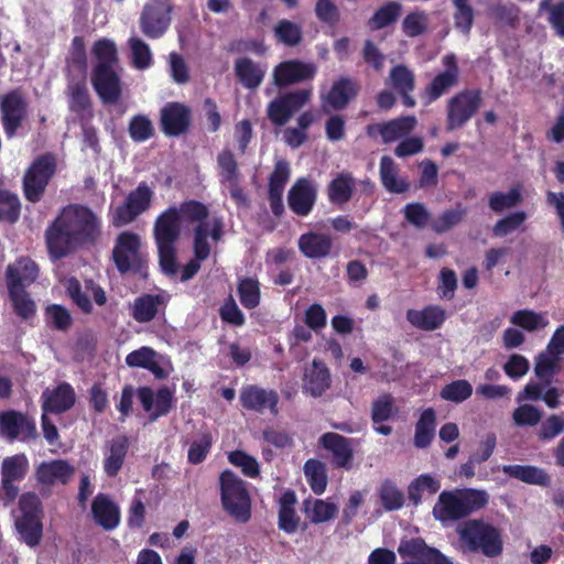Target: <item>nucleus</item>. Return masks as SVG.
Wrapping results in <instances>:
<instances>
[{"instance_id":"obj_25","label":"nucleus","mask_w":564,"mask_h":564,"mask_svg":"<svg viewBox=\"0 0 564 564\" xmlns=\"http://www.w3.org/2000/svg\"><path fill=\"white\" fill-rule=\"evenodd\" d=\"M317 199V189L313 182L306 177L297 178L288 193V204L296 216L310 215Z\"/></svg>"},{"instance_id":"obj_62","label":"nucleus","mask_w":564,"mask_h":564,"mask_svg":"<svg viewBox=\"0 0 564 564\" xmlns=\"http://www.w3.org/2000/svg\"><path fill=\"white\" fill-rule=\"evenodd\" d=\"M471 394L473 387L467 380L464 379L452 381L451 383L444 386L440 392V395L443 400L454 403H462L469 399Z\"/></svg>"},{"instance_id":"obj_41","label":"nucleus","mask_w":564,"mask_h":564,"mask_svg":"<svg viewBox=\"0 0 564 564\" xmlns=\"http://www.w3.org/2000/svg\"><path fill=\"white\" fill-rule=\"evenodd\" d=\"M379 174L383 187L390 193L402 194L410 187L405 178L399 177V167L388 155L380 159Z\"/></svg>"},{"instance_id":"obj_3","label":"nucleus","mask_w":564,"mask_h":564,"mask_svg":"<svg viewBox=\"0 0 564 564\" xmlns=\"http://www.w3.org/2000/svg\"><path fill=\"white\" fill-rule=\"evenodd\" d=\"M488 503L484 490L471 488L443 490L433 507V517L442 523L455 522L469 517Z\"/></svg>"},{"instance_id":"obj_40","label":"nucleus","mask_w":564,"mask_h":564,"mask_svg":"<svg viewBox=\"0 0 564 564\" xmlns=\"http://www.w3.org/2000/svg\"><path fill=\"white\" fill-rule=\"evenodd\" d=\"M156 351L148 346L132 350L126 356V364L131 368H143L152 372L155 378L164 379L167 372L155 360Z\"/></svg>"},{"instance_id":"obj_63","label":"nucleus","mask_w":564,"mask_h":564,"mask_svg":"<svg viewBox=\"0 0 564 564\" xmlns=\"http://www.w3.org/2000/svg\"><path fill=\"white\" fill-rule=\"evenodd\" d=\"M274 34L279 42L288 45L295 46L302 41V29L299 24L291 22L286 19L280 20L275 28Z\"/></svg>"},{"instance_id":"obj_20","label":"nucleus","mask_w":564,"mask_h":564,"mask_svg":"<svg viewBox=\"0 0 564 564\" xmlns=\"http://www.w3.org/2000/svg\"><path fill=\"white\" fill-rule=\"evenodd\" d=\"M138 398L142 409L149 413L150 422L167 415L175 404L173 391L165 386L159 388L155 393L150 387H141L138 389Z\"/></svg>"},{"instance_id":"obj_55","label":"nucleus","mask_w":564,"mask_h":564,"mask_svg":"<svg viewBox=\"0 0 564 564\" xmlns=\"http://www.w3.org/2000/svg\"><path fill=\"white\" fill-rule=\"evenodd\" d=\"M47 325L58 332H67L73 325V317L68 308L61 304H50L45 307Z\"/></svg>"},{"instance_id":"obj_45","label":"nucleus","mask_w":564,"mask_h":564,"mask_svg":"<svg viewBox=\"0 0 564 564\" xmlns=\"http://www.w3.org/2000/svg\"><path fill=\"white\" fill-rule=\"evenodd\" d=\"M436 413L434 409H425L415 424L414 445L417 448H426L435 436Z\"/></svg>"},{"instance_id":"obj_27","label":"nucleus","mask_w":564,"mask_h":564,"mask_svg":"<svg viewBox=\"0 0 564 564\" xmlns=\"http://www.w3.org/2000/svg\"><path fill=\"white\" fill-rule=\"evenodd\" d=\"M332 383L330 371L326 364L314 358L311 366L306 367L303 375V392L313 397H322Z\"/></svg>"},{"instance_id":"obj_38","label":"nucleus","mask_w":564,"mask_h":564,"mask_svg":"<svg viewBox=\"0 0 564 564\" xmlns=\"http://www.w3.org/2000/svg\"><path fill=\"white\" fill-rule=\"evenodd\" d=\"M299 249L308 259H322L330 254L333 240L329 235L310 231L299 238Z\"/></svg>"},{"instance_id":"obj_34","label":"nucleus","mask_w":564,"mask_h":564,"mask_svg":"<svg viewBox=\"0 0 564 564\" xmlns=\"http://www.w3.org/2000/svg\"><path fill=\"white\" fill-rule=\"evenodd\" d=\"M130 446L127 435H117L105 446L104 471L108 477H116L121 470Z\"/></svg>"},{"instance_id":"obj_56","label":"nucleus","mask_w":564,"mask_h":564,"mask_svg":"<svg viewBox=\"0 0 564 564\" xmlns=\"http://www.w3.org/2000/svg\"><path fill=\"white\" fill-rule=\"evenodd\" d=\"M21 214V203L17 194L0 188V221L14 224Z\"/></svg>"},{"instance_id":"obj_14","label":"nucleus","mask_w":564,"mask_h":564,"mask_svg":"<svg viewBox=\"0 0 564 564\" xmlns=\"http://www.w3.org/2000/svg\"><path fill=\"white\" fill-rule=\"evenodd\" d=\"M442 64L444 70L438 73L422 91L421 98L425 106L435 102L458 85L460 72L455 54L451 53L443 56Z\"/></svg>"},{"instance_id":"obj_12","label":"nucleus","mask_w":564,"mask_h":564,"mask_svg":"<svg viewBox=\"0 0 564 564\" xmlns=\"http://www.w3.org/2000/svg\"><path fill=\"white\" fill-rule=\"evenodd\" d=\"M154 193L145 182H141L131 191L122 205L112 213L111 223L115 227L126 226L147 212L152 204Z\"/></svg>"},{"instance_id":"obj_1","label":"nucleus","mask_w":564,"mask_h":564,"mask_svg":"<svg viewBox=\"0 0 564 564\" xmlns=\"http://www.w3.org/2000/svg\"><path fill=\"white\" fill-rule=\"evenodd\" d=\"M101 235L99 217L87 206L69 204L45 230L48 253L62 259L78 247L95 245Z\"/></svg>"},{"instance_id":"obj_44","label":"nucleus","mask_w":564,"mask_h":564,"mask_svg":"<svg viewBox=\"0 0 564 564\" xmlns=\"http://www.w3.org/2000/svg\"><path fill=\"white\" fill-rule=\"evenodd\" d=\"M235 72L239 82L248 89L258 88L263 78L264 69L249 57H241L235 62Z\"/></svg>"},{"instance_id":"obj_17","label":"nucleus","mask_w":564,"mask_h":564,"mask_svg":"<svg viewBox=\"0 0 564 564\" xmlns=\"http://www.w3.org/2000/svg\"><path fill=\"white\" fill-rule=\"evenodd\" d=\"M398 553L403 558H412L401 564H453L441 551L429 546L421 538L401 540Z\"/></svg>"},{"instance_id":"obj_5","label":"nucleus","mask_w":564,"mask_h":564,"mask_svg":"<svg viewBox=\"0 0 564 564\" xmlns=\"http://www.w3.org/2000/svg\"><path fill=\"white\" fill-rule=\"evenodd\" d=\"M219 489L224 511L237 523H248L252 517V500L246 482L226 469L219 476Z\"/></svg>"},{"instance_id":"obj_61","label":"nucleus","mask_w":564,"mask_h":564,"mask_svg":"<svg viewBox=\"0 0 564 564\" xmlns=\"http://www.w3.org/2000/svg\"><path fill=\"white\" fill-rule=\"evenodd\" d=\"M213 435L208 431H204L199 434V437L194 440L187 452V460L193 465L203 463L208 456L213 446Z\"/></svg>"},{"instance_id":"obj_46","label":"nucleus","mask_w":564,"mask_h":564,"mask_svg":"<svg viewBox=\"0 0 564 564\" xmlns=\"http://www.w3.org/2000/svg\"><path fill=\"white\" fill-rule=\"evenodd\" d=\"M303 512L311 523L318 524L335 518L338 508L334 502H328L323 499H315L314 501L306 499L303 502Z\"/></svg>"},{"instance_id":"obj_60","label":"nucleus","mask_w":564,"mask_h":564,"mask_svg":"<svg viewBox=\"0 0 564 564\" xmlns=\"http://www.w3.org/2000/svg\"><path fill=\"white\" fill-rule=\"evenodd\" d=\"M401 26L408 37H417L429 29V14L423 10L411 11L404 17Z\"/></svg>"},{"instance_id":"obj_57","label":"nucleus","mask_w":564,"mask_h":564,"mask_svg":"<svg viewBox=\"0 0 564 564\" xmlns=\"http://www.w3.org/2000/svg\"><path fill=\"white\" fill-rule=\"evenodd\" d=\"M91 53L96 58V64H104L109 67L119 65V56L116 43L109 39H99L94 43Z\"/></svg>"},{"instance_id":"obj_16","label":"nucleus","mask_w":564,"mask_h":564,"mask_svg":"<svg viewBox=\"0 0 564 564\" xmlns=\"http://www.w3.org/2000/svg\"><path fill=\"white\" fill-rule=\"evenodd\" d=\"M65 289L73 304L85 315H90L94 312V306L88 293L91 294L94 302L98 306L106 305L108 301L104 288L91 279L85 280V291L80 282L74 276L66 281Z\"/></svg>"},{"instance_id":"obj_48","label":"nucleus","mask_w":564,"mask_h":564,"mask_svg":"<svg viewBox=\"0 0 564 564\" xmlns=\"http://www.w3.org/2000/svg\"><path fill=\"white\" fill-rule=\"evenodd\" d=\"M441 489V482L430 474H422L414 478L408 487V497L410 501L417 506L422 501V495L426 490L430 495L436 494Z\"/></svg>"},{"instance_id":"obj_59","label":"nucleus","mask_w":564,"mask_h":564,"mask_svg":"<svg viewBox=\"0 0 564 564\" xmlns=\"http://www.w3.org/2000/svg\"><path fill=\"white\" fill-rule=\"evenodd\" d=\"M510 322L527 332H535L546 327L549 324L547 319H545L541 313H536L528 308L514 312L510 318Z\"/></svg>"},{"instance_id":"obj_9","label":"nucleus","mask_w":564,"mask_h":564,"mask_svg":"<svg viewBox=\"0 0 564 564\" xmlns=\"http://www.w3.org/2000/svg\"><path fill=\"white\" fill-rule=\"evenodd\" d=\"M111 259L121 274L140 272L145 264L140 236L129 230L120 232L116 238Z\"/></svg>"},{"instance_id":"obj_58","label":"nucleus","mask_w":564,"mask_h":564,"mask_svg":"<svg viewBox=\"0 0 564 564\" xmlns=\"http://www.w3.org/2000/svg\"><path fill=\"white\" fill-rule=\"evenodd\" d=\"M398 412L394 398L390 393H383L372 402L371 420L375 424H380L392 419Z\"/></svg>"},{"instance_id":"obj_42","label":"nucleus","mask_w":564,"mask_h":564,"mask_svg":"<svg viewBox=\"0 0 564 564\" xmlns=\"http://www.w3.org/2000/svg\"><path fill=\"white\" fill-rule=\"evenodd\" d=\"M501 470L506 476L530 485L549 486L551 481L549 474L536 466L503 465Z\"/></svg>"},{"instance_id":"obj_29","label":"nucleus","mask_w":564,"mask_h":564,"mask_svg":"<svg viewBox=\"0 0 564 564\" xmlns=\"http://www.w3.org/2000/svg\"><path fill=\"white\" fill-rule=\"evenodd\" d=\"M75 473V468L65 459L42 462L35 470L37 484L50 489L56 482L66 485Z\"/></svg>"},{"instance_id":"obj_8","label":"nucleus","mask_w":564,"mask_h":564,"mask_svg":"<svg viewBox=\"0 0 564 564\" xmlns=\"http://www.w3.org/2000/svg\"><path fill=\"white\" fill-rule=\"evenodd\" d=\"M19 508L21 516L15 527L23 542L29 546H37L43 536V506L35 492H24L20 496Z\"/></svg>"},{"instance_id":"obj_32","label":"nucleus","mask_w":564,"mask_h":564,"mask_svg":"<svg viewBox=\"0 0 564 564\" xmlns=\"http://www.w3.org/2000/svg\"><path fill=\"white\" fill-rule=\"evenodd\" d=\"M66 95L70 112L82 120L93 118V101L84 77L78 80H69Z\"/></svg>"},{"instance_id":"obj_43","label":"nucleus","mask_w":564,"mask_h":564,"mask_svg":"<svg viewBox=\"0 0 564 564\" xmlns=\"http://www.w3.org/2000/svg\"><path fill=\"white\" fill-rule=\"evenodd\" d=\"M403 7L398 1H388L380 6L367 21L370 31H378L393 25L401 17Z\"/></svg>"},{"instance_id":"obj_64","label":"nucleus","mask_w":564,"mask_h":564,"mask_svg":"<svg viewBox=\"0 0 564 564\" xmlns=\"http://www.w3.org/2000/svg\"><path fill=\"white\" fill-rule=\"evenodd\" d=\"M129 135L134 142H144L153 137L154 128L145 115H135L130 119Z\"/></svg>"},{"instance_id":"obj_53","label":"nucleus","mask_w":564,"mask_h":564,"mask_svg":"<svg viewBox=\"0 0 564 564\" xmlns=\"http://www.w3.org/2000/svg\"><path fill=\"white\" fill-rule=\"evenodd\" d=\"M8 295L14 313L22 319H30L36 313V304L26 290H8Z\"/></svg>"},{"instance_id":"obj_11","label":"nucleus","mask_w":564,"mask_h":564,"mask_svg":"<svg viewBox=\"0 0 564 564\" xmlns=\"http://www.w3.org/2000/svg\"><path fill=\"white\" fill-rule=\"evenodd\" d=\"M173 7L170 0H150L140 13L139 26L144 36L150 40L162 37L170 24Z\"/></svg>"},{"instance_id":"obj_6","label":"nucleus","mask_w":564,"mask_h":564,"mask_svg":"<svg viewBox=\"0 0 564 564\" xmlns=\"http://www.w3.org/2000/svg\"><path fill=\"white\" fill-rule=\"evenodd\" d=\"M57 170V158L52 152L37 155L25 170L22 178L24 198L33 204L39 203L55 175Z\"/></svg>"},{"instance_id":"obj_2","label":"nucleus","mask_w":564,"mask_h":564,"mask_svg":"<svg viewBox=\"0 0 564 564\" xmlns=\"http://www.w3.org/2000/svg\"><path fill=\"white\" fill-rule=\"evenodd\" d=\"M209 209L196 199L184 200L180 206H170L155 219L153 237L158 248L159 264L164 274L177 273L176 243L182 235V224L208 225Z\"/></svg>"},{"instance_id":"obj_31","label":"nucleus","mask_w":564,"mask_h":564,"mask_svg":"<svg viewBox=\"0 0 564 564\" xmlns=\"http://www.w3.org/2000/svg\"><path fill=\"white\" fill-rule=\"evenodd\" d=\"M76 401L73 387L67 382L59 383L56 388L46 389L42 393V411L44 413L61 414L68 411Z\"/></svg>"},{"instance_id":"obj_39","label":"nucleus","mask_w":564,"mask_h":564,"mask_svg":"<svg viewBox=\"0 0 564 564\" xmlns=\"http://www.w3.org/2000/svg\"><path fill=\"white\" fill-rule=\"evenodd\" d=\"M356 188L355 177L350 172L338 173L327 185V198L333 205L344 206L352 198Z\"/></svg>"},{"instance_id":"obj_36","label":"nucleus","mask_w":564,"mask_h":564,"mask_svg":"<svg viewBox=\"0 0 564 564\" xmlns=\"http://www.w3.org/2000/svg\"><path fill=\"white\" fill-rule=\"evenodd\" d=\"M408 322L421 330H435L446 319V312L440 305H427L423 310L410 308L406 312Z\"/></svg>"},{"instance_id":"obj_18","label":"nucleus","mask_w":564,"mask_h":564,"mask_svg":"<svg viewBox=\"0 0 564 564\" xmlns=\"http://www.w3.org/2000/svg\"><path fill=\"white\" fill-rule=\"evenodd\" d=\"M192 123V110L177 101L165 104L160 110L161 130L167 137H180L188 132Z\"/></svg>"},{"instance_id":"obj_7","label":"nucleus","mask_w":564,"mask_h":564,"mask_svg":"<svg viewBox=\"0 0 564 564\" xmlns=\"http://www.w3.org/2000/svg\"><path fill=\"white\" fill-rule=\"evenodd\" d=\"M482 106V91L479 88H465L454 94L445 105V130L453 132L463 129Z\"/></svg>"},{"instance_id":"obj_4","label":"nucleus","mask_w":564,"mask_h":564,"mask_svg":"<svg viewBox=\"0 0 564 564\" xmlns=\"http://www.w3.org/2000/svg\"><path fill=\"white\" fill-rule=\"evenodd\" d=\"M460 543L471 553L495 558L503 551L501 532L494 524L481 519H470L457 528Z\"/></svg>"},{"instance_id":"obj_52","label":"nucleus","mask_w":564,"mask_h":564,"mask_svg":"<svg viewBox=\"0 0 564 564\" xmlns=\"http://www.w3.org/2000/svg\"><path fill=\"white\" fill-rule=\"evenodd\" d=\"M453 6L455 8L453 14L455 29L464 35H469L475 21L474 8L469 0H453Z\"/></svg>"},{"instance_id":"obj_13","label":"nucleus","mask_w":564,"mask_h":564,"mask_svg":"<svg viewBox=\"0 0 564 564\" xmlns=\"http://www.w3.org/2000/svg\"><path fill=\"white\" fill-rule=\"evenodd\" d=\"M311 97V89H299L279 95L268 105L269 120L278 127L286 124L293 115L310 101Z\"/></svg>"},{"instance_id":"obj_24","label":"nucleus","mask_w":564,"mask_h":564,"mask_svg":"<svg viewBox=\"0 0 564 564\" xmlns=\"http://www.w3.org/2000/svg\"><path fill=\"white\" fill-rule=\"evenodd\" d=\"M170 294L161 293H143L135 297L129 305L130 316L139 324H145L153 321L162 311L164 312L170 301Z\"/></svg>"},{"instance_id":"obj_22","label":"nucleus","mask_w":564,"mask_h":564,"mask_svg":"<svg viewBox=\"0 0 564 564\" xmlns=\"http://www.w3.org/2000/svg\"><path fill=\"white\" fill-rule=\"evenodd\" d=\"M0 430L10 441H29L37 437L35 421L15 410L0 413Z\"/></svg>"},{"instance_id":"obj_47","label":"nucleus","mask_w":564,"mask_h":564,"mask_svg":"<svg viewBox=\"0 0 564 564\" xmlns=\"http://www.w3.org/2000/svg\"><path fill=\"white\" fill-rule=\"evenodd\" d=\"M378 497L382 508L389 512L400 510L405 502L404 494L391 479H384L381 482Z\"/></svg>"},{"instance_id":"obj_10","label":"nucleus","mask_w":564,"mask_h":564,"mask_svg":"<svg viewBox=\"0 0 564 564\" xmlns=\"http://www.w3.org/2000/svg\"><path fill=\"white\" fill-rule=\"evenodd\" d=\"M28 100L21 88H14L0 96V121L8 139L17 134L28 116Z\"/></svg>"},{"instance_id":"obj_23","label":"nucleus","mask_w":564,"mask_h":564,"mask_svg":"<svg viewBox=\"0 0 564 564\" xmlns=\"http://www.w3.org/2000/svg\"><path fill=\"white\" fill-rule=\"evenodd\" d=\"M40 268L37 263L26 256L17 258L9 263L6 269L4 278L8 290H26L39 278Z\"/></svg>"},{"instance_id":"obj_54","label":"nucleus","mask_w":564,"mask_h":564,"mask_svg":"<svg viewBox=\"0 0 564 564\" xmlns=\"http://www.w3.org/2000/svg\"><path fill=\"white\" fill-rule=\"evenodd\" d=\"M220 183L240 181V171L234 152L229 149L221 150L217 155Z\"/></svg>"},{"instance_id":"obj_21","label":"nucleus","mask_w":564,"mask_h":564,"mask_svg":"<svg viewBox=\"0 0 564 564\" xmlns=\"http://www.w3.org/2000/svg\"><path fill=\"white\" fill-rule=\"evenodd\" d=\"M239 400L241 406L247 411L263 413L269 410L272 415L279 413L280 398L275 390L264 389L257 384H247L241 388Z\"/></svg>"},{"instance_id":"obj_26","label":"nucleus","mask_w":564,"mask_h":564,"mask_svg":"<svg viewBox=\"0 0 564 564\" xmlns=\"http://www.w3.org/2000/svg\"><path fill=\"white\" fill-rule=\"evenodd\" d=\"M360 86L356 79L340 76L324 97L323 109L327 111L326 106H329L333 110H343L358 96Z\"/></svg>"},{"instance_id":"obj_28","label":"nucleus","mask_w":564,"mask_h":564,"mask_svg":"<svg viewBox=\"0 0 564 564\" xmlns=\"http://www.w3.org/2000/svg\"><path fill=\"white\" fill-rule=\"evenodd\" d=\"M91 517L105 531L115 530L121 520L119 506L106 494L99 492L91 501Z\"/></svg>"},{"instance_id":"obj_49","label":"nucleus","mask_w":564,"mask_h":564,"mask_svg":"<svg viewBox=\"0 0 564 564\" xmlns=\"http://www.w3.org/2000/svg\"><path fill=\"white\" fill-rule=\"evenodd\" d=\"M29 469V460L24 454L6 457L1 463V479L21 481Z\"/></svg>"},{"instance_id":"obj_35","label":"nucleus","mask_w":564,"mask_h":564,"mask_svg":"<svg viewBox=\"0 0 564 564\" xmlns=\"http://www.w3.org/2000/svg\"><path fill=\"white\" fill-rule=\"evenodd\" d=\"M389 79L392 88L399 94L405 107L412 108L416 101L412 97L415 88L414 73L403 64H398L390 69Z\"/></svg>"},{"instance_id":"obj_51","label":"nucleus","mask_w":564,"mask_h":564,"mask_svg":"<svg viewBox=\"0 0 564 564\" xmlns=\"http://www.w3.org/2000/svg\"><path fill=\"white\" fill-rule=\"evenodd\" d=\"M237 293L241 305L247 310H253L260 304V283L257 279H241L237 285Z\"/></svg>"},{"instance_id":"obj_50","label":"nucleus","mask_w":564,"mask_h":564,"mask_svg":"<svg viewBox=\"0 0 564 564\" xmlns=\"http://www.w3.org/2000/svg\"><path fill=\"white\" fill-rule=\"evenodd\" d=\"M304 474L314 494L322 495L326 490L327 474L325 465L321 460L314 458L306 460Z\"/></svg>"},{"instance_id":"obj_15","label":"nucleus","mask_w":564,"mask_h":564,"mask_svg":"<svg viewBox=\"0 0 564 564\" xmlns=\"http://www.w3.org/2000/svg\"><path fill=\"white\" fill-rule=\"evenodd\" d=\"M90 80L102 104L115 105L121 99L122 82L116 67L96 64L93 67Z\"/></svg>"},{"instance_id":"obj_33","label":"nucleus","mask_w":564,"mask_h":564,"mask_svg":"<svg viewBox=\"0 0 564 564\" xmlns=\"http://www.w3.org/2000/svg\"><path fill=\"white\" fill-rule=\"evenodd\" d=\"M319 444L333 453V464L337 468H351L354 451L351 441L340 434L327 432L319 438Z\"/></svg>"},{"instance_id":"obj_30","label":"nucleus","mask_w":564,"mask_h":564,"mask_svg":"<svg viewBox=\"0 0 564 564\" xmlns=\"http://www.w3.org/2000/svg\"><path fill=\"white\" fill-rule=\"evenodd\" d=\"M416 119L413 116L395 118L382 123L367 126V134L375 137L379 133L383 143H391L408 135L415 127Z\"/></svg>"},{"instance_id":"obj_19","label":"nucleus","mask_w":564,"mask_h":564,"mask_svg":"<svg viewBox=\"0 0 564 564\" xmlns=\"http://www.w3.org/2000/svg\"><path fill=\"white\" fill-rule=\"evenodd\" d=\"M316 75V66L300 59H289L279 63L272 73L273 84L285 88L299 83L312 80Z\"/></svg>"},{"instance_id":"obj_37","label":"nucleus","mask_w":564,"mask_h":564,"mask_svg":"<svg viewBox=\"0 0 564 564\" xmlns=\"http://www.w3.org/2000/svg\"><path fill=\"white\" fill-rule=\"evenodd\" d=\"M297 498L292 489L285 490L279 499L278 528L286 534L297 531L301 519L296 513Z\"/></svg>"}]
</instances>
